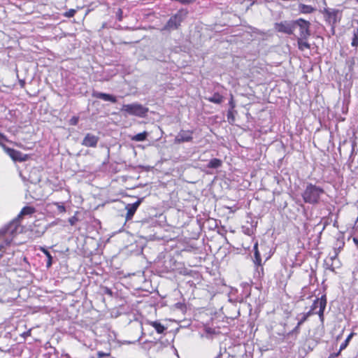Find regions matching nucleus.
<instances>
[{
	"mask_svg": "<svg viewBox=\"0 0 358 358\" xmlns=\"http://www.w3.org/2000/svg\"><path fill=\"white\" fill-rule=\"evenodd\" d=\"M324 193L323 188L312 183H308L302 194V198L305 203L310 204H317L320 202V196Z\"/></svg>",
	"mask_w": 358,
	"mask_h": 358,
	"instance_id": "f257e3e1",
	"label": "nucleus"
},
{
	"mask_svg": "<svg viewBox=\"0 0 358 358\" xmlns=\"http://www.w3.org/2000/svg\"><path fill=\"white\" fill-rule=\"evenodd\" d=\"M323 15L325 22L331 26L333 34L335 32V28L339 24L343 18V10L324 8L320 11Z\"/></svg>",
	"mask_w": 358,
	"mask_h": 358,
	"instance_id": "f03ea898",
	"label": "nucleus"
},
{
	"mask_svg": "<svg viewBox=\"0 0 358 358\" xmlns=\"http://www.w3.org/2000/svg\"><path fill=\"white\" fill-rule=\"evenodd\" d=\"M187 10L180 9L175 15L169 18L162 30L170 31L178 29L182 22L187 17Z\"/></svg>",
	"mask_w": 358,
	"mask_h": 358,
	"instance_id": "7ed1b4c3",
	"label": "nucleus"
},
{
	"mask_svg": "<svg viewBox=\"0 0 358 358\" xmlns=\"http://www.w3.org/2000/svg\"><path fill=\"white\" fill-rule=\"evenodd\" d=\"M121 110L130 115L144 117L148 112V108L142 104L134 103L123 105Z\"/></svg>",
	"mask_w": 358,
	"mask_h": 358,
	"instance_id": "20e7f679",
	"label": "nucleus"
},
{
	"mask_svg": "<svg viewBox=\"0 0 358 358\" xmlns=\"http://www.w3.org/2000/svg\"><path fill=\"white\" fill-rule=\"evenodd\" d=\"M327 299L326 294H323L320 298L314 300L310 306V312L312 315L317 314L322 322L324 321V313L327 306Z\"/></svg>",
	"mask_w": 358,
	"mask_h": 358,
	"instance_id": "39448f33",
	"label": "nucleus"
},
{
	"mask_svg": "<svg viewBox=\"0 0 358 358\" xmlns=\"http://www.w3.org/2000/svg\"><path fill=\"white\" fill-rule=\"evenodd\" d=\"M274 29L277 32L283 33L291 35L294 31V21H282L276 22L274 24Z\"/></svg>",
	"mask_w": 358,
	"mask_h": 358,
	"instance_id": "423d86ee",
	"label": "nucleus"
},
{
	"mask_svg": "<svg viewBox=\"0 0 358 358\" xmlns=\"http://www.w3.org/2000/svg\"><path fill=\"white\" fill-rule=\"evenodd\" d=\"M296 26L299 27V37L308 38L310 36V23L302 18L294 20V29Z\"/></svg>",
	"mask_w": 358,
	"mask_h": 358,
	"instance_id": "0eeeda50",
	"label": "nucleus"
},
{
	"mask_svg": "<svg viewBox=\"0 0 358 358\" xmlns=\"http://www.w3.org/2000/svg\"><path fill=\"white\" fill-rule=\"evenodd\" d=\"M192 130H180L178 135L174 138V143L176 144H180L186 142H191L193 140Z\"/></svg>",
	"mask_w": 358,
	"mask_h": 358,
	"instance_id": "6e6552de",
	"label": "nucleus"
},
{
	"mask_svg": "<svg viewBox=\"0 0 358 358\" xmlns=\"http://www.w3.org/2000/svg\"><path fill=\"white\" fill-rule=\"evenodd\" d=\"M5 152L14 161V162H26L29 159L27 154H23L20 151L16 150L13 148H6Z\"/></svg>",
	"mask_w": 358,
	"mask_h": 358,
	"instance_id": "1a4fd4ad",
	"label": "nucleus"
},
{
	"mask_svg": "<svg viewBox=\"0 0 358 358\" xmlns=\"http://www.w3.org/2000/svg\"><path fill=\"white\" fill-rule=\"evenodd\" d=\"M143 198H139L135 203H129L126 206L127 214L125 216L126 221L131 220L136 212L138 208L143 202Z\"/></svg>",
	"mask_w": 358,
	"mask_h": 358,
	"instance_id": "9d476101",
	"label": "nucleus"
},
{
	"mask_svg": "<svg viewBox=\"0 0 358 358\" xmlns=\"http://www.w3.org/2000/svg\"><path fill=\"white\" fill-rule=\"evenodd\" d=\"M99 137L92 134H87L83 140L82 145L85 147L95 148L99 141Z\"/></svg>",
	"mask_w": 358,
	"mask_h": 358,
	"instance_id": "9b49d317",
	"label": "nucleus"
},
{
	"mask_svg": "<svg viewBox=\"0 0 358 358\" xmlns=\"http://www.w3.org/2000/svg\"><path fill=\"white\" fill-rule=\"evenodd\" d=\"M92 96L96 99H100L106 101H110L112 103H116L117 99L115 96L99 92H93Z\"/></svg>",
	"mask_w": 358,
	"mask_h": 358,
	"instance_id": "f8f14e48",
	"label": "nucleus"
},
{
	"mask_svg": "<svg viewBox=\"0 0 358 358\" xmlns=\"http://www.w3.org/2000/svg\"><path fill=\"white\" fill-rule=\"evenodd\" d=\"M308 38H303V37H299L297 38V45H298V48L301 50V51H304L306 50H309L310 49V43L307 41Z\"/></svg>",
	"mask_w": 358,
	"mask_h": 358,
	"instance_id": "ddd939ff",
	"label": "nucleus"
},
{
	"mask_svg": "<svg viewBox=\"0 0 358 358\" xmlns=\"http://www.w3.org/2000/svg\"><path fill=\"white\" fill-rule=\"evenodd\" d=\"M254 263L257 266H262V257L258 250V242L254 244Z\"/></svg>",
	"mask_w": 358,
	"mask_h": 358,
	"instance_id": "4468645a",
	"label": "nucleus"
},
{
	"mask_svg": "<svg viewBox=\"0 0 358 358\" xmlns=\"http://www.w3.org/2000/svg\"><path fill=\"white\" fill-rule=\"evenodd\" d=\"M148 324L152 327L158 334H163L166 330V327L157 321H149Z\"/></svg>",
	"mask_w": 358,
	"mask_h": 358,
	"instance_id": "2eb2a0df",
	"label": "nucleus"
},
{
	"mask_svg": "<svg viewBox=\"0 0 358 358\" xmlns=\"http://www.w3.org/2000/svg\"><path fill=\"white\" fill-rule=\"evenodd\" d=\"M209 102L220 104L224 101V96L221 95L219 92H215L213 95L210 97L206 99Z\"/></svg>",
	"mask_w": 358,
	"mask_h": 358,
	"instance_id": "dca6fc26",
	"label": "nucleus"
},
{
	"mask_svg": "<svg viewBox=\"0 0 358 358\" xmlns=\"http://www.w3.org/2000/svg\"><path fill=\"white\" fill-rule=\"evenodd\" d=\"M299 10L303 14H310L315 10V8L312 6L300 3L299 5Z\"/></svg>",
	"mask_w": 358,
	"mask_h": 358,
	"instance_id": "f3484780",
	"label": "nucleus"
},
{
	"mask_svg": "<svg viewBox=\"0 0 358 358\" xmlns=\"http://www.w3.org/2000/svg\"><path fill=\"white\" fill-rule=\"evenodd\" d=\"M203 330L207 335H218L220 334L219 328L211 327L207 324L203 326Z\"/></svg>",
	"mask_w": 358,
	"mask_h": 358,
	"instance_id": "a211bd4d",
	"label": "nucleus"
},
{
	"mask_svg": "<svg viewBox=\"0 0 358 358\" xmlns=\"http://www.w3.org/2000/svg\"><path fill=\"white\" fill-rule=\"evenodd\" d=\"M35 211H36L35 208H34L32 206H24L21 210L18 216L22 217V216L27 215H32L33 213H35Z\"/></svg>",
	"mask_w": 358,
	"mask_h": 358,
	"instance_id": "6ab92c4d",
	"label": "nucleus"
},
{
	"mask_svg": "<svg viewBox=\"0 0 358 358\" xmlns=\"http://www.w3.org/2000/svg\"><path fill=\"white\" fill-rule=\"evenodd\" d=\"M41 251L44 253L45 258H47L46 267L50 268L52 264V257L50 252L45 248H41Z\"/></svg>",
	"mask_w": 358,
	"mask_h": 358,
	"instance_id": "aec40b11",
	"label": "nucleus"
},
{
	"mask_svg": "<svg viewBox=\"0 0 358 358\" xmlns=\"http://www.w3.org/2000/svg\"><path fill=\"white\" fill-rule=\"evenodd\" d=\"M222 164V160L217 158L212 159L208 164V167L210 169H217L220 167Z\"/></svg>",
	"mask_w": 358,
	"mask_h": 358,
	"instance_id": "412c9836",
	"label": "nucleus"
},
{
	"mask_svg": "<svg viewBox=\"0 0 358 358\" xmlns=\"http://www.w3.org/2000/svg\"><path fill=\"white\" fill-rule=\"evenodd\" d=\"M356 62V58L355 57H350L345 62V65L348 69L349 72H352L354 71V67Z\"/></svg>",
	"mask_w": 358,
	"mask_h": 358,
	"instance_id": "4be33fe9",
	"label": "nucleus"
},
{
	"mask_svg": "<svg viewBox=\"0 0 358 358\" xmlns=\"http://www.w3.org/2000/svg\"><path fill=\"white\" fill-rule=\"evenodd\" d=\"M355 334L354 332H352L348 336V337L344 341V342L343 343H341V345H340V348H339L340 352H342L344 349H345L347 348V346L349 345L350 340L352 339V338L354 336Z\"/></svg>",
	"mask_w": 358,
	"mask_h": 358,
	"instance_id": "5701e85b",
	"label": "nucleus"
},
{
	"mask_svg": "<svg viewBox=\"0 0 358 358\" xmlns=\"http://www.w3.org/2000/svg\"><path fill=\"white\" fill-rule=\"evenodd\" d=\"M148 136V133L146 131H143L139 134H137L136 135L134 136L131 138L132 141H143L146 139Z\"/></svg>",
	"mask_w": 358,
	"mask_h": 358,
	"instance_id": "b1692460",
	"label": "nucleus"
},
{
	"mask_svg": "<svg viewBox=\"0 0 358 358\" xmlns=\"http://www.w3.org/2000/svg\"><path fill=\"white\" fill-rule=\"evenodd\" d=\"M351 45L355 48L358 47V27L353 30V37L352 39Z\"/></svg>",
	"mask_w": 358,
	"mask_h": 358,
	"instance_id": "393cba45",
	"label": "nucleus"
},
{
	"mask_svg": "<svg viewBox=\"0 0 358 358\" xmlns=\"http://www.w3.org/2000/svg\"><path fill=\"white\" fill-rule=\"evenodd\" d=\"M227 117L228 122L231 124H234V122H235V115L234 110H229L227 111Z\"/></svg>",
	"mask_w": 358,
	"mask_h": 358,
	"instance_id": "a878e982",
	"label": "nucleus"
},
{
	"mask_svg": "<svg viewBox=\"0 0 358 358\" xmlns=\"http://www.w3.org/2000/svg\"><path fill=\"white\" fill-rule=\"evenodd\" d=\"M312 314L310 312H307L303 314L301 318L299 320V325H302Z\"/></svg>",
	"mask_w": 358,
	"mask_h": 358,
	"instance_id": "bb28decb",
	"label": "nucleus"
},
{
	"mask_svg": "<svg viewBox=\"0 0 358 358\" xmlns=\"http://www.w3.org/2000/svg\"><path fill=\"white\" fill-rule=\"evenodd\" d=\"M53 204L57 206V210L60 213H64L66 212V207L64 204L59 202H55Z\"/></svg>",
	"mask_w": 358,
	"mask_h": 358,
	"instance_id": "cd10ccee",
	"label": "nucleus"
},
{
	"mask_svg": "<svg viewBox=\"0 0 358 358\" xmlns=\"http://www.w3.org/2000/svg\"><path fill=\"white\" fill-rule=\"evenodd\" d=\"M76 13V10L75 9H69V10H67L66 12H65L64 13V16L66 17H72L75 15V14Z\"/></svg>",
	"mask_w": 358,
	"mask_h": 358,
	"instance_id": "c85d7f7f",
	"label": "nucleus"
},
{
	"mask_svg": "<svg viewBox=\"0 0 358 358\" xmlns=\"http://www.w3.org/2000/svg\"><path fill=\"white\" fill-rule=\"evenodd\" d=\"M0 140H4V141H8V140L7 139L6 136L0 133ZM0 146L2 148V149L5 151L6 148H8L1 141H0Z\"/></svg>",
	"mask_w": 358,
	"mask_h": 358,
	"instance_id": "c756f323",
	"label": "nucleus"
},
{
	"mask_svg": "<svg viewBox=\"0 0 358 358\" xmlns=\"http://www.w3.org/2000/svg\"><path fill=\"white\" fill-rule=\"evenodd\" d=\"M110 355V352H97V358H103L106 357H109Z\"/></svg>",
	"mask_w": 358,
	"mask_h": 358,
	"instance_id": "7c9ffc66",
	"label": "nucleus"
},
{
	"mask_svg": "<svg viewBox=\"0 0 358 358\" xmlns=\"http://www.w3.org/2000/svg\"><path fill=\"white\" fill-rule=\"evenodd\" d=\"M79 117L77 116H73L70 120L71 125H76L78 123Z\"/></svg>",
	"mask_w": 358,
	"mask_h": 358,
	"instance_id": "2f4dec72",
	"label": "nucleus"
},
{
	"mask_svg": "<svg viewBox=\"0 0 358 358\" xmlns=\"http://www.w3.org/2000/svg\"><path fill=\"white\" fill-rule=\"evenodd\" d=\"M229 106H230V109L229 110H234L235 106H236V104H235V102L234 101V96L233 95L231 96V99L229 102Z\"/></svg>",
	"mask_w": 358,
	"mask_h": 358,
	"instance_id": "473e14b6",
	"label": "nucleus"
},
{
	"mask_svg": "<svg viewBox=\"0 0 358 358\" xmlns=\"http://www.w3.org/2000/svg\"><path fill=\"white\" fill-rule=\"evenodd\" d=\"M341 352L338 350L337 352L331 353L327 358H335L341 355Z\"/></svg>",
	"mask_w": 358,
	"mask_h": 358,
	"instance_id": "72a5a7b5",
	"label": "nucleus"
},
{
	"mask_svg": "<svg viewBox=\"0 0 358 358\" xmlns=\"http://www.w3.org/2000/svg\"><path fill=\"white\" fill-rule=\"evenodd\" d=\"M301 325H299V323L297 322V324L296 326L292 329V331H291V333H294V334H299V328H300Z\"/></svg>",
	"mask_w": 358,
	"mask_h": 358,
	"instance_id": "f704fd0d",
	"label": "nucleus"
},
{
	"mask_svg": "<svg viewBox=\"0 0 358 358\" xmlns=\"http://www.w3.org/2000/svg\"><path fill=\"white\" fill-rule=\"evenodd\" d=\"M352 241H353L354 243L355 244V245L357 246V248H358V238L356 237H354L352 238Z\"/></svg>",
	"mask_w": 358,
	"mask_h": 358,
	"instance_id": "c9c22d12",
	"label": "nucleus"
},
{
	"mask_svg": "<svg viewBox=\"0 0 358 358\" xmlns=\"http://www.w3.org/2000/svg\"><path fill=\"white\" fill-rule=\"evenodd\" d=\"M69 222L71 225H73L75 224V217H71L69 219Z\"/></svg>",
	"mask_w": 358,
	"mask_h": 358,
	"instance_id": "e433bc0d",
	"label": "nucleus"
},
{
	"mask_svg": "<svg viewBox=\"0 0 358 358\" xmlns=\"http://www.w3.org/2000/svg\"><path fill=\"white\" fill-rule=\"evenodd\" d=\"M15 145L16 146H17V147H20V148H21V147H22V145H21V144H20V143H15Z\"/></svg>",
	"mask_w": 358,
	"mask_h": 358,
	"instance_id": "4c0bfd02",
	"label": "nucleus"
},
{
	"mask_svg": "<svg viewBox=\"0 0 358 358\" xmlns=\"http://www.w3.org/2000/svg\"><path fill=\"white\" fill-rule=\"evenodd\" d=\"M355 146H356V143L354 141L352 143V150H354Z\"/></svg>",
	"mask_w": 358,
	"mask_h": 358,
	"instance_id": "58836bf2",
	"label": "nucleus"
},
{
	"mask_svg": "<svg viewBox=\"0 0 358 358\" xmlns=\"http://www.w3.org/2000/svg\"><path fill=\"white\" fill-rule=\"evenodd\" d=\"M357 2H358V0H357Z\"/></svg>",
	"mask_w": 358,
	"mask_h": 358,
	"instance_id": "ea45409f",
	"label": "nucleus"
}]
</instances>
